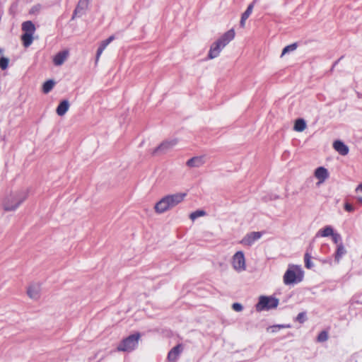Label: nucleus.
<instances>
[{
  "mask_svg": "<svg viewBox=\"0 0 362 362\" xmlns=\"http://www.w3.org/2000/svg\"><path fill=\"white\" fill-rule=\"evenodd\" d=\"M186 193H175L163 197L155 205L154 209L157 214H163L180 204L185 197Z\"/></svg>",
  "mask_w": 362,
  "mask_h": 362,
  "instance_id": "obj_1",
  "label": "nucleus"
},
{
  "mask_svg": "<svg viewBox=\"0 0 362 362\" xmlns=\"http://www.w3.org/2000/svg\"><path fill=\"white\" fill-rule=\"evenodd\" d=\"M304 273L300 266L289 265L284 275V283L286 285L296 284L303 279Z\"/></svg>",
  "mask_w": 362,
  "mask_h": 362,
  "instance_id": "obj_2",
  "label": "nucleus"
},
{
  "mask_svg": "<svg viewBox=\"0 0 362 362\" xmlns=\"http://www.w3.org/2000/svg\"><path fill=\"white\" fill-rule=\"evenodd\" d=\"M28 191H21L11 194L6 198L4 204L6 211H15L28 197Z\"/></svg>",
  "mask_w": 362,
  "mask_h": 362,
  "instance_id": "obj_3",
  "label": "nucleus"
},
{
  "mask_svg": "<svg viewBox=\"0 0 362 362\" xmlns=\"http://www.w3.org/2000/svg\"><path fill=\"white\" fill-rule=\"evenodd\" d=\"M279 305V300L273 296H262L256 305L257 311L269 310L276 308Z\"/></svg>",
  "mask_w": 362,
  "mask_h": 362,
  "instance_id": "obj_4",
  "label": "nucleus"
},
{
  "mask_svg": "<svg viewBox=\"0 0 362 362\" xmlns=\"http://www.w3.org/2000/svg\"><path fill=\"white\" fill-rule=\"evenodd\" d=\"M232 264L234 269L238 272L245 270V259L242 251H238L233 255Z\"/></svg>",
  "mask_w": 362,
  "mask_h": 362,
  "instance_id": "obj_5",
  "label": "nucleus"
},
{
  "mask_svg": "<svg viewBox=\"0 0 362 362\" xmlns=\"http://www.w3.org/2000/svg\"><path fill=\"white\" fill-rule=\"evenodd\" d=\"M178 141L176 139L165 140L162 142L153 151L154 155L160 156L167 153L168 151L172 149L177 144Z\"/></svg>",
  "mask_w": 362,
  "mask_h": 362,
  "instance_id": "obj_6",
  "label": "nucleus"
},
{
  "mask_svg": "<svg viewBox=\"0 0 362 362\" xmlns=\"http://www.w3.org/2000/svg\"><path fill=\"white\" fill-rule=\"evenodd\" d=\"M136 345V335L132 334L124 339L117 346L119 351H133Z\"/></svg>",
  "mask_w": 362,
  "mask_h": 362,
  "instance_id": "obj_7",
  "label": "nucleus"
},
{
  "mask_svg": "<svg viewBox=\"0 0 362 362\" xmlns=\"http://www.w3.org/2000/svg\"><path fill=\"white\" fill-rule=\"evenodd\" d=\"M41 290V285L39 283H33L27 288V295L30 299L37 300L40 298Z\"/></svg>",
  "mask_w": 362,
  "mask_h": 362,
  "instance_id": "obj_8",
  "label": "nucleus"
},
{
  "mask_svg": "<svg viewBox=\"0 0 362 362\" xmlns=\"http://www.w3.org/2000/svg\"><path fill=\"white\" fill-rule=\"evenodd\" d=\"M262 232H251L247 233L241 240V243L246 246H251L262 236Z\"/></svg>",
  "mask_w": 362,
  "mask_h": 362,
  "instance_id": "obj_9",
  "label": "nucleus"
},
{
  "mask_svg": "<svg viewBox=\"0 0 362 362\" xmlns=\"http://www.w3.org/2000/svg\"><path fill=\"white\" fill-rule=\"evenodd\" d=\"M183 351V346L179 344L174 346L168 354V360L170 362H175Z\"/></svg>",
  "mask_w": 362,
  "mask_h": 362,
  "instance_id": "obj_10",
  "label": "nucleus"
},
{
  "mask_svg": "<svg viewBox=\"0 0 362 362\" xmlns=\"http://www.w3.org/2000/svg\"><path fill=\"white\" fill-rule=\"evenodd\" d=\"M223 48L224 47L221 44V42L216 40L211 45L208 57L211 59L217 57Z\"/></svg>",
  "mask_w": 362,
  "mask_h": 362,
  "instance_id": "obj_11",
  "label": "nucleus"
},
{
  "mask_svg": "<svg viewBox=\"0 0 362 362\" xmlns=\"http://www.w3.org/2000/svg\"><path fill=\"white\" fill-rule=\"evenodd\" d=\"M206 163L204 156H194L187 161V165L189 168H199Z\"/></svg>",
  "mask_w": 362,
  "mask_h": 362,
  "instance_id": "obj_12",
  "label": "nucleus"
},
{
  "mask_svg": "<svg viewBox=\"0 0 362 362\" xmlns=\"http://www.w3.org/2000/svg\"><path fill=\"white\" fill-rule=\"evenodd\" d=\"M234 37L235 31L233 29H230L225 33L217 41L221 42V44L225 47Z\"/></svg>",
  "mask_w": 362,
  "mask_h": 362,
  "instance_id": "obj_13",
  "label": "nucleus"
},
{
  "mask_svg": "<svg viewBox=\"0 0 362 362\" xmlns=\"http://www.w3.org/2000/svg\"><path fill=\"white\" fill-rule=\"evenodd\" d=\"M333 147L341 156H346L349 153V147L340 140L335 141L333 143Z\"/></svg>",
  "mask_w": 362,
  "mask_h": 362,
  "instance_id": "obj_14",
  "label": "nucleus"
},
{
  "mask_svg": "<svg viewBox=\"0 0 362 362\" xmlns=\"http://www.w3.org/2000/svg\"><path fill=\"white\" fill-rule=\"evenodd\" d=\"M69 51L64 50L57 53L53 59V62L56 66H61L66 60L69 56Z\"/></svg>",
  "mask_w": 362,
  "mask_h": 362,
  "instance_id": "obj_15",
  "label": "nucleus"
},
{
  "mask_svg": "<svg viewBox=\"0 0 362 362\" xmlns=\"http://www.w3.org/2000/svg\"><path fill=\"white\" fill-rule=\"evenodd\" d=\"M90 0H79L75 10L74 15H83L88 8Z\"/></svg>",
  "mask_w": 362,
  "mask_h": 362,
  "instance_id": "obj_16",
  "label": "nucleus"
},
{
  "mask_svg": "<svg viewBox=\"0 0 362 362\" xmlns=\"http://www.w3.org/2000/svg\"><path fill=\"white\" fill-rule=\"evenodd\" d=\"M315 176L319 180V183H322L328 177L329 173L325 168L318 167L315 170Z\"/></svg>",
  "mask_w": 362,
  "mask_h": 362,
  "instance_id": "obj_17",
  "label": "nucleus"
},
{
  "mask_svg": "<svg viewBox=\"0 0 362 362\" xmlns=\"http://www.w3.org/2000/svg\"><path fill=\"white\" fill-rule=\"evenodd\" d=\"M115 39L114 36L112 35L109 37L107 39L102 41L100 44V46L97 50L96 53V59H95V63H97L99 60V58L100 55L102 54L103 50L105 48Z\"/></svg>",
  "mask_w": 362,
  "mask_h": 362,
  "instance_id": "obj_18",
  "label": "nucleus"
},
{
  "mask_svg": "<svg viewBox=\"0 0 362 362\" xmlns=\"http://www.w3.org/2000/svg\"><path fill=\"white\" fill-rule=\"evenodd\" d=\"M70 107L69 102L67 100H62L58 107H57L56 112L59 116H64L69 110Z\"/></svg>",
  "mask_w": 362,
  "mask_h": 362,
  "instance_id": "obj_19",
  "label": "nucleus"
},
{
  "mask_svg": "<svg viewBox=\"0 0 362 362\" xmlns=\"http://www.w3.org/2000/svg\"><path fill=\"white\" fill-rule=\"evenodd\" d=\"M346 253V250L342 243L337 245V250L334 253V261L339 263L341 257Z\"/></svg>",
  "mask_w": 362,
  "mask_h": 362,
  "instance_id": "obj_20",
  "label": "nucleus"
},
{
  "mask_svg": "<svg viewBox=\"0 0 362 362\" xmlns=\"http://www.w3.org/2000/svg\"><path fill=\"white\" fill-rule=\"evenodd\" d=\"M22 30L25 33H30L33 35L35 31V26L30 21L24 22L22 24Z\"/></svg>",
  "mask_w": 362,
  "mask_h": 362,
  "instance_id": "obj_21",
  "label": "nucleus"
},
{
  "mask_svg": "<svg viewBox=\"0 0 362 362\" xmlns=\"http://www.w3.org/2000/svg\"><path fill=\"white\" fill-rule=\"evenodd\" d=\"M334 233L333 228L331 226H327L322 229H320L316 234V236L329 237L332 236Z\"/></svg>",
  "mask_w": 362,
  "mask_h": 362,
  "instance_id": "obj_22",
  "label": "nucleus"
},
{
  "mask_svg": "<svg viewBox=\"0 0 362 362\" xmlns=\"http://www.w3.org/2000/svg\"><path fill=\"white\" fill-rule=\"evenodd\" d=\"M306 127L305 121L303 119H297L294 124V130L298 132H303Z\"/></svg>",
  "mask_w": 362,
  "mask_h": 362,
  "instance_id": "obj_23",
  "label": "nucleus"
},
{
  "mask_svg": "<svg viewBox=\"0 0 362 362\" xmlns=\"http://www.w3.org/2000/svg\"><path fill=\"white\" fill-rule=\"evenodd\" d=\"M55 85V82L53 80H48L43 83L42 91L44 93H48L50 92Z\"/></svg>",
  "mask_w": 362,
  "mask_h": 362,
  "instance_id": "obj_24",
  "label": "nucleus"
},
{
  "mask_svg": "<svg viewBox=\"0 0 362 362\" xmlns=\"http://www.w3.org/2000/svg\"><path fill=\"white\" fill-rule=\"evenodd\" d=\"M33 35H31L30 33H24L23 35H22V40H23V45L25 47H29L32 42H33Z\"/></svg>",
  "mask_w": 362,
  "mask_h": 362,
  "instance_id": "obj_25",
  "label": "nucleus"
},
{
  "mask_svg": "<svg viewBox=\"0 0 362 362\" xmlns=\"http://www.w3.org/2000/svg\"><path fill=\"white\" fill-rule=\"evenodd\" d=\"M305 266L308 269H312L313 267V263L311 261V255L307 251L304 255Z\"/></svg>",
  "mask_w": 362,
  "mask_h": 362,
  "instance_id": "obj_26",
  "label": "nucleus"
},
{
  "mask_svg": "<svg viewBox=\"0 0 362 362\" xmlns=\"http://www.w3.org/2000/svg\"><path fill=\"white\" fill-rule=\"evenodd\" d=\"M255 1H254L250 4L248 5L246 11L242 14L241 17H243V18L247 20L250 17V16L251 15V13L252 12V10H253V8L255 6Z\"/></svg>",
  "mask_w": 362,
  "mask_h": 362,
  "instance_id": "obj_27",
  "label": "nucleus"
},
{
  "mask_svg": "<svg viewBox=\"0 0 362 362\" xmlns=\"http://www.w3.org/2000/svg\"><path fill=\"white\" fill-rule=\"evenodd\" d=\"M297 43H293V44H291L289 45H287L286 46L283 50H282V52H281V57H283L284 55H285L286 54L288 53V52H293L294 50L296 49L297 48Z\"/></svg>",
  "mask_w": 362,
  "mask_h": 362,
  "instance_id": "obj_28",
  "label": "nucleus"
},
{
  "mask_svg": "<svg viewBox=\"0 0 362 362\" xmlns=\"http://www.w3.org/2000/svg\"><path fill=\"white\" fill-rule=\"evenodd\" d=\"M290 325H276L271 326L268 328V329L271 330L272 332L274 333L278 332L279 329L283 328H290Z\"/></svg>",
  "mask_w": 362,
  "mask_h": 362,
  "instance_id": "obj_29",
  "label": "nucleus"
},
{
  "mask_svg": "<svg viewBox=\"0 0 362 362\" xmlns=\"http://www.w3.org/2000/svg\"><path fill=\"white\" fill-rule=\"evenodd\" d=\"M205 211L203 210H197L189 215V218L191 220L194 221L197 218L205 215Z\"/></svg>",
  "mask_w": 362,
  "mask_h": 362,
  "instance_id": "obj_30",
  "label": "nucleus"
},
{
  "mask_svg": "<svg viewBox=\"0 0 362 362\" xmlns=\"http://www.w3.org/2000/svg\"><path fill=\"white\" fill-rule=\"evenodd\" d=\"M328 332L327 331H322L317 337L318 342H324L328 339Z\"/></svg>",
  "mask_w": 362,
  "mask_h": 362,
  "instance_id": "obj_31",
  "label": "nucleus"
},
{
  "mask_svg": "<svg viewBox=\"0 0 362 362\" xmlns=\"http://www.w3.org/2000/svg\"><path fill=\"white\" fill-rule=\"evenodd\" d=\"M9 63V59L6 57H1L0 58V68L2 70H5L7 69Z\"/></svg>",
  "mask_w": 362,
  "mask_h": 362,
  "instance_id": "obj_32",
  "label": "nucleus"
},
{
  "mask_svg": "<svg viewBox=\"0 0 362 362\" xmlns=\"http://www.w3.org/2000/svg\"><path fill=\"white\" fill-rule=\"evenodd\" d=\"M296 320L300 323H303L306 320V313L304 312L298 313Z\"/></svg>",
  "mask_w": 362,
  "mask_h": 362,
  "instance_id": "obj_33",
  "label": "nucleus"
},
{
  "mask_svg": "<svg viewBox=\"0 0 362 362\" xmlns=\"http://www.w3.org/2000/svg\"><path fill=\"white\" fill-rule=\"evenodd\" d=\"M332 241L336 244H339L341 243V235L337 233H334L332 235Z\"/></svg>",
  "mask_w": 362,
  "mask_h": 362,
  "instance_id": "obj_34",
  "label": "nucleus"
},
{
  "mask_svg": "<svg viewBox=\"0 0 362 362\" xmlns=\"http://www.w3.org/2000/svg\"><path fill=\"white\" fill-rule=\"evenodd\" d=\"M232 308L236 311V312H240L243 310V305L239 303H234L233 305H232Z\"/></svg>",
  "mask_w": 362,
  "mask_h": 362,
  "instance_id": "obj_35",
  "label": "nucleus"
},
{
  "mask_svg": "<svg viewBox=\"0 0 362 362\" xmlns=\"http://www.w3.org/2000/svg\"><path fill=\"white\" fill-rule=\"evenodd\" d=\"M344 209L348 212H352V211H354V208L351 204L346 202L344 204Z\"/></svg>",
  "mask_w": 362,
  "mask_h": 362,
  "instance_id": "obj_36",
  "label": "nucleus"
},
{
  "mask_svg": "<svg viewBox=\"0 0 362 362\" xmlns=\"http://www.w3.org/2000/svg\"><path fill=\"white\" fill-rule=\"evenodd\" d=\"M245 21H246V19H244V18H243V17H241L240 25L243 28L245 25Z\"/></svg>",
  "mask_w": 362,
  "mask_h": 362,
  "instance_id": "obj_37",
  "label": "nucleus"
},
{
  "mask_svg": "<svg viewBox=\"0 0 362 362\" xmlns=\"http://www.w3.org/2000/svg\"><path fill=\"white\" fill-rule=\"evenodd\" d=\"M40 8V7L37 6H34L33 8H32L30 12L31 13H34L35 11H38Z\"/></svg>",
  "mask_w": 362,
  "mask_h": 362,
  "instance_id": "obj_38",
  "label": "nucleus"
},
{
  "mask_svg": "<svg viewBox=\"0 0 362 362\" xmlns=\"http://www.w3.org/2000/svg\"><path fill=\"white\" fill-rule=\"evenodd\" d=\"M357 190H361L362 192V183L357 187L356 191Z\"/></svg>",
  "mask_w": 362,
  "mask_h": 362,
  "instance_id": "obj_39",
  "label": "nucleus"
},
{
  "mask_svg": "<svg viewBox=\"0 0 362 362\" xmlns=\"http://www.w3.org/2000/svg\"><path fill=\"white\" fill-rule=\"evenodd\" d=\"M357 200L359 203H361L362 204V197H359L357 198Z\"/></svg>",
  "mask_w": 362,
  "mask_h": 362,
  "instance_id": "obj_40",
  "label": "nucleus"
},
{
  "mask_svg": "<svg viewBox=\"0 0 362 362\" xmlns=\"http://www.w3.org/2000/svg\"><path fill=\"white\" fill-rule=\"evenodd\" d=\"M139 338H140V334L139 332H137V337H136L137 341H139Z\"/></svg>",
  "mask_w": 362,
  "mask_h": 362,
  "instance_id": "obj_41",
  "label": "nucleus"
},
{
  "mask_svg": "<svg viewBox=\"0 0 362 362\" xmlns=\"http://www.w3.org/2000/svg\"><path fill=\"white\" fill-rule=\"evenodd\" d=\"M77 15H74V13H73V16H72V19H74L76 18Z\"/></svg>",
  "mask_w": 362,
  "mask_h": 362,
  "instance_id": "obj_42",
  "label": "nucleus"
}]
</instances>
